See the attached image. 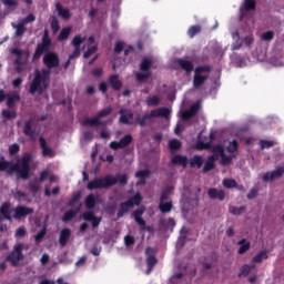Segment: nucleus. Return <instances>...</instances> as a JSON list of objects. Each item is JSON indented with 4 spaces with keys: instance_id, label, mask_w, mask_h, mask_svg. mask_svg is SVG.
Returning a JSON list of instances; mask_svg holds the SVG:
<instances>
[{
    "instance_id": "nucleus-1",
    "label": "nucleus",
    "mask_w": 284,
    "mask_h": 284,
    "mask_svg": "<svg viewBox=\"0 0 284 284\" xmlns=\"http://www.w3.org/2000/svg\"><path fill=\"white\" fill-rule=\"evenodd\" d=\"M42 63L45 68L41 71H39V69L34 71V77L29 88L30 94H43V92L50 88V75L54 68H59L61 60L57 52L51 51L44 54Z\"/></svg>"
},
{
    "instance_id": "nucleus-2",
    "label": "nucleus",
    "mask_w": 284,
    "mask_h": 284,
    "mask_svg": "<svg viewBox=\"0 0 284 284\" xmlns=\"http://www.w3.org/2000/svg\"><path fill=\"white\" fill-rule=\"evenodd\" d=\"M0 172H12L17 173L18 179L28 181L30 179V163H32V153H24L21 160H18L17 163L6 161L4 156H0Z\"/></svg>"
},
{
    "instance_id": "nucleus-3",
    "label": "nucleus",
    "mask_w": 284,
    "mask_h": 284,
    "mask_svg": "<svg viewBox=\"0 0 284 284\" xmlns=\"http://www.w3.org/2000/svg\"><path fill=\"white\" fill-rule=\"evenodd\" d=\"M11 204L10 202H4L0 206V214L3 216L4 221H12L14 219L16 221H21V219H26V216H30V214H34V210L32 207L18 205L13 209V216L10 215L12 210L10 209Z\"/></svg>"
},
{
    "instance_id": "nucleus-4",
    "label": "nucleus",
    "mask_w": 284,
    "mask_h": 284,
    "mask_svg": "<svg viewBox=\"0 0 284 284\" xmlns=\"http://www.w3.org/2000/svg\"><path fill=\"white\" fill-rule=\"evenodd\" d=\"M116 185V179H113L112 175H105L104 178H95L91 180L87 187L88 190H108Z\"/></svg>"
},
{
    "instance_id": "nucleus-5",
    "label": "nucleus",
    "mask_w": 284,
    "mask_h": 284,
    "mask_svg": "<svg viewBox=\"0 0 284 284\" xmlns=\"http://www.w3.org/2000/svg\"><path fill=\"white\" fill-rule=\"evenodd\" d=\"M51 48H52V39H50V33L48 32V29H45L42 36L41 42L38 43L34 50L33 61H37V59H41V55L43 54H48Z\"/></svg>"
},
{
    "instance_id": "nucleus-6",
    "label": "nucleus",
    "mask_w": 284,
    "mask_h": 284,
    "mask_svg": "<svg viewBox=\"0 0 284 284\" xmlns=\"http://www.w3.org/2000/svg\"><path fill=\"white\" fill-rule=\"evenodd\" d=\"M212 72V67L210 64L207 65H200L196 67L194 70V77H193V88L195 90H200L205 84V81L210 79L209 75H202L203 73H210Z\"/></svg>"
},
{
    "instance_id": "nucleus-7",
    "label": "nucleus",
    "mask_w": 284,
    "mask_h": 284,
    "mask_svg": "<svg viewBox=\"0 0 284 284\" xmlns=\"http://www.w3.org/2000/svg\"><path fill=\"white\" fill-rule=\"evenodd\" d=\"M110 114H112V106L102 109L92 119H90V118L84 119L82 121V125L89 126V128H97V125H105V122L101 121V119H105V116H110Z\"/></svg>"
},
{
    "instance_id": "nucleus-8",
    "label": "nucleus",
    "mask_w": 284,
    "mask_h": 284,
    "mask_svg": "<svg viewBox=\"0 0 284 284\" xmlns=\"http://www.w3.org/2000/svg\"><path fill=\"white\" fill-rule=\"evenodd\" d=\"M142 201H143V196H141L140 193H136L135 195L130 197L128 201L122 202L118 210V219H123L124 214H129L130 210H132L134 205H141Z\"/></svg>"
},
{
    "instance_id": "nucleus-9",
    "label": "nucleus",
    "mask_w": 284,
    "mask_h": 284,
    "mask_svg": "<svg viewBox=\"0 0 284 284\" xmlns=\"http://www.w3.org/2000/svg\"><path fill=\"white\" fill-rule=\"evenodd\" d=\"M6 261L11 263L13 267H19V261H23V244L22 243L16 244L13 246L12 252H10L7 255Z\"/></svg>"
},
{
    "instance_id": "nucleus-10",
    "label": "nucleus",
    "mask_w": 284,
    "mask_h": 284,
    "mask_svg": "<svg viewBox=\"0 0 284 284\" xmlns=\"http://www.w3.org/2000/svg\"><path fill=\"white\" fill-rule=\"evenodd\" d=\"M23 134L24 136H29L31 141H37V126H34V119H29L24 121L23 124Z\"/></svg>"
},
{
    "instance_id": "nucleus-11",
    "label": "nucleus",
    "mask_w": 284,
    "mask_h": 284,
    "mask_svg": "<svg viewBox=\"0 0 284 284\" xmlns=\"http://www.w3.org/2000/svg\"><path fill=\"white\" fill-rule=\"evenodd\" d=\"M49 174H50V172L48 170H44L40 173L39 179H36L34 182L29 183V190L33 196H37V194H39V183H37V181H39L40 183H43V181H45V179H48Z\"/></svg>"
},
{
    "instance_id": "nucleus-12",
    "label": "nucleus",
    "mask_w": 284,
    "mask_h": 284,
    "mask_svg": "<svg viewBox=\"0 0 284 284\" xmlns=\"http://www.w3.org/2000/svg\"><path fill=\"white\" fill-rule=\"evenodd\" d=\"M200 108L201 106L199 105V103H195V104L191 105L189 110H184L181 113L182 121H190V119H194V115L199 114Z\"/></svg>"
},
{
    "instance_id": "nucleus-13",
    "label": "nucleus",
    "mask_w": 284,
    "mask_h": 284,
    "mask_svg": "<svg viewBox=\"0 0 284 284\" xmlns=\"http://www.w3.org/2000/svg\"><path fill=\"white\" fill-rule=\"evenodd\" d=\"M284 174V168L281 166V168H277L275 169L274 171L272 172H266L264 175H263V181H265V183L270 182V181H274L276 179H281V176H283Z\"/></svg>"
},
{
    "instance_id": "nucleus-14",
    "label": "nucleus",
    "mask_w": 284,
    "mask_h": 284,
    "mask_svg": "<svg viewBox=\"0 0 284 284\" xmlns=\"http://www.w3.org/2000/svg\"><path fill=\"white\" fill-rule=\"evenodd\" d=\"M39 144L42 150V156H48L49 159H54V150L48 146L44 138H39Z\"/></svg>"
},
{
    "instance_id": "nucleus-15",
    "label": "nucleus",
    "mask_w": 284,
    "mask_h": 284,
    "mask_svg": "<svg viewBox=\"0 0 284 284\" xmlns=\"http://www.w3.org/2000/svg\"><path fill=\"white\" fill-rule=\"evenodd\" d=\"M134 119V113L132 111H128L125 109L120 110V123H123L124 125H132V121Z\"/></svg>"
},
{
    "instance_id": "nucleus-16",
    "label": "nucleus",
    "mask_w": 284,
    "mask_h": 284,
    "mask_svg": "<svg viewBox=\"0 0 284 284\" xmlns=\"http://www.w3.org/2000/svg\"><path fill=\"white\" fill-rule=\"evenodd\" d=\"M176 63L182 70H184L186 74H192V72L194 71V63H192V61L190 60L180 58L176 60Z\"/></svg>"
},
{
    "instance_id": "nucleus-17",
    "label": "nucleus",
    "mask_w": 284,
    "mask_h": 284,
    "mask_svg": "<svg viewBox=\"0 0 284 284\" xmlns=\"http://www.w3.org/2000/svg\"><path fill=\"white\" fill-rule=\"evenodd\" d=\"M109 85L115 92H119V90H121V88H123V82L119 79V74H111L109 77Z\"/></svg>"
},
{
    "instance_id": "nucleus-18",
    "label": "nucleus",
    "mask_w": 284,
    "mask_h": 284,
    "mask_svg": "<svg viewBox=\"0 0 284 284\" xmlns=\"http://www.w3.org/2000/svg\"><path fill=\"white\" fill-rule=\"evenodd\" d=\"M172 111H170L169 108H160V109H155L151 111V116H153V119H159V116H162L163 119H170V114Z\"/></svg>"
},
{
    "instance_id": "nucleus-19",
    "label": "nucleus",
    "mask_w": 284,
    "mask_h": 284,
    "mask_svg": "<svg viewBox=\"0 0 284 284\" xmlns=\"http://www.w3.org/2000/svg\"><path fill=\"white\" fill-rule=\"evenodd\" d=\"M11 26L16 30L14 37L17 39H22L23 34H26V32L28 31V28L22 21H20L18 24H14V22H12Z\"/></svg>"
},
{
    "instance_id": "nucleus-20",
    "label": "nucleus",
    "mask_w": 284,
    "mask_h": 284,
    "mask_svg": "<svg viewBox=\"0 0 284 284\" xmlns=\"http://www.w3.org/2000/svg\"><path fill=\"white\" fill-rule=\"evenodd\" d=\"M70 236H72V231H70V229H63L60 232L59 244L61 245V247H65V245H68Z\"/></svg>"
},
{
    "instance_id": "nucleus-21",
    "label": "nucleus",
    "mask_w": 284,
    "mask_h": 284,
    "mask_svg": "<svg viewBox=\"0 0 284 284\" xmlns=\"http://www.w3.org/2000/svg\"><path fill=\"white\" fill-rule=\"evenodd\" d=\"M21 101V95H19V93H11V94H7V106L12 110L14 109V105L17 104V102Z\"/></svg>"
},
{
    "instance_id": "nucleus-22",
    "label": "nucleus",
    "mask_w": 284,
    "mask_h": 284,
    "mask_svg": "<svg viewBox=\"0 0 284 284\" xmlns=\"http://www.w3.org/2000/svg\"><path fill=\"white\" fill-rule=\"evenodd\" d=\"M173 165H181L182 168H187V156L176 154L171 159Z\"/></svg>"
},
{
    "instance_id": "nucleus-23",
    "label": "nucleus",
    "mask_w": 284,
    "mask_h": 284,
    "mask_svg": "<svg viewBox=\"0 0 284 284\" xmlns=\"http://www.w3.org/2000/svg\"><path fill=\"white\" fill-rule=\"evenodd\" d=\"M215 162H216V156L210 155L203 166V173L207 174V172H212V170H214V168H216Z\"/></svg>"
},
{
    "instance_id": "nucleus-24",
    "label": "nucleus",
    "mask_w": 284,
    "mask_h": 284,
    "mask_svg": "<svg viewBox=\"0 0 284 284\" xmlns=\"http://www.w3.org/2000/svg\"><path fill=\"white\" fill-rule=\"evenodd\" d=\"M210 199H217L219 201H225V191L223 190H216V189H210L209 192Z\"/></svg>"
},
{
    "instance_id": "nucleus-25",
    "label": "nucleus",
    "mask_w": 284,
    "mask_h": 284,
    "mask_svg": "<svg viewBox=\"0 0 284 284\" xmlns=\"http://www.w3.org/2000/svg\"><path fill=\"white\" fill-rule=\"evenodd\" d=\"M205 161L203 160V156L201 155H194L189 160L190 168H197V170H201L203 168V163Z\"/></svg>"
},
{
    "instance_id": "nucleus-26",
    "label": "nucleus",
    "mask_w": 284,
    "mask_h": 284,
    "mask_svg": "<svg viewBox=\"0 0 284 284\" xmlns=\"http://www.w3.org/2000/svg\"><path fill=\"white\" fill-rule=\"evenodd\" d=\"M55 10H57L59 17H61L62 19L68 20V19H70V17H72V16L70 14V10H69L68 8H63V6L61 4V2H58V3L55 4Z\"/></svg>"
},
{
    "instance_id": "nucleus-27",
    "label": "nucleus",
    "mask_w": 284,
    "mask_h": 284,
    "mask_svg": "<svg viewBox=\"0 0 284 284\" xmlns=\"http://www.w3.org/2000/svg\"><path fill=\"white\" fill-rule=\"evenodd\" d=\"M149 119H154V115H152V112L150 113H144V115H138L135 118L136 123L139 124L140 128H145L148 125V120Z\"/></svg>"
},
{
    "instance_id": "nucleus-28",
    "label": "nucleus",
    "mask_w": 284,
    "mask_h": 284,
    "mask_svg": "<svg viewBox=\"0 0 284 284\" xmlns=\"http://www.w3.org/2000/svg\"><path fill=\"white\" fill-rule=\"evenodd\" d=\"M84 205L87 210H94L97 206V196H94V194H89L84 200Z\"/></svg>"
},
{
    "instance_id": "nucleus-29",
    "label": "nucleus",
    "mask_w": 284,
    "mask_h": 284,
    "mask_svg": "<svg viewBox=\"0 0 284 284\" xmlns=\"http://www.w3.org/2000/svg\"><path fill=\"white\" fill-rule=\"evenodd\" d=\"M145 211L142 209H138L133 212V219L135 221V223H138L139 225H145V220H143V213Z\"/></svg>"
},
{
    "instance_id": "nucleus-30",
    "label": "nucleus",
    "mask_w": 284,
    "mask_h": 284,
    "mask_svg": "<svg viewBox=\"0 0 284 284\" xmlns=\"http://www.w3.org/2000/svg\"><path fill=\"white\" fill-rule=\"evenodd\" d=\"M172 207H174L172 202H160L159 204V210L162 214H170V212H172Z\"/></svg>"
},
{
    "instance_id": "nucleus-31",
    "label": "nucleus",
    "mask_w": 284,
    "mask_h": 284,
    "mask_svg": "<svg viewBox=\"0 0 284 284\" xmlns=\"http://www.w3.org/2000/svg\"><path fill=\"white\" fill-rule=\"evenodd\" d=\"M71 32H72V27L63 28L58 36V41H68Z\"/></svg>"
},
{
    "instance_id": "nucleus-32",
    "label": "nucleus",
    "mask_w": 284,
    "mask_h": 284,
    "mask_svg": "<svg viewBox=\"0 0 284 284\" xmlns=\"http://www.w3.org/2000/svg\"><path fill=\"white\" fill-rule=\"evenodd\" d=\"M152 174L150 170H141L135 173L136 179H141V185H145V179Z\"/></svg>"
},
{
    "instance_id": "nucleus-33",
    "label": "nucleus",
    "mask_w": 284,
    "mask_h": 284,
    "mask_svg": "<svg viewBox=\"0 0 284 284\" xmlns=\"http://www.w3.org/2000/svg\"><path fill=\"white\" fill-rule=\"evenodd\" d=\"M270 255L267 254V250L261 251L257 255H255L252 261L254 263H263V261H267Z\"/></svg>"
},
{
    "instance_id": "nucleus-34",
    "label": "nucleus",
    "mask_w": 284,
    "mask_h": 284,
    "mask_svg": "<svg viewBox=\"0 0 284 284\" xmlns=\"http://www.w3.org/2000/svg\"><path fill=\"white\" fill-rule=\"evenodd\" d=\"M151 77H152V72H146V71L138 72L135 74V79L139 83H145V81H148V79H150Z\"/></svg>"
},
{
    "instance_id": "nucleus-35",
    "label": "nucleus",
    "mask_w": 284,
    "mask_h": 284,
    "mask_svg": "<svg viewBox=\"0 0 284 284\" xmlns=\"http://www.w3.org/2000/svg\"><path fill=\"white\" fill-rule=\"evenodd\" d=\"M183 148V144L178 139H173L169 142V149L171 152H179Z\"/></svg>"
},
{
    "instance_id": "nucleus-36",
    "label": "nucleus",
    "mask_w": 284,
    "mask_h": 284,
    "mask_svg": "<svg viewBox=\"0 0 284 284\" xmlns=\"http://www.w3.org/2000/svg\"><path fill=\"white\" fill-rule=\"evenodd\" d=\"M239 245H241V246H240V248L237 251V254H245V252H247L250 250V247H251V243L247 242V240H245V239H242L239 242Z\"/></svg>"
},
{
    "instance_id": "nucleus-37",
    "label": "nucleus",
    "mask_w": 284,
    "mask_h": 284,
    "mask_svg": "<svg viewBox=\"0 0 284 284\" xmlns=\"http://www.w3.org/2000/svg\"><path fill=\"white\" fill-rule=\"evenodd\" d=\"M196 34H201V26H191L187 30V37H190V39H194Z\"/></svg>"
},
{
    "instance_id": "nucleus-38",
    "label": "nucleus",
    "mask_w": 284,
    "mask_h": 284,
    "mask_svg": "<svg viewBox=\"0 0 284 284\" xmlns=\"http://www.w3.org/2000/svg\"><path fill=\"white\" fill-rule=\"evenodd\" d=\"M150 68H152V60L144 58L142 62L140 63V70L141 72H150Z\"/></svg>"
},
{
    "instance_id": "nucleus-39",
    "label": "nucleus",
    "mask_w": 284,
    "mask_h": 284,
    "mask_svg": "<svg viewBox=\"0 0 284 284\" xmlns=\"http://www.w3.org/2000/svg\"><path fill=\"white\" fill-rule=\"evenodd\" d=\"M221 165L227 166V165H232V161H234V159H236V155H226L225 153L223 155H221Z\"/></svg>"
},
{
    "instance_id": "nucleus-40",
    "label": "nucleus",
    "mask_w": 284,
    "mask_h": 284,
    "mask_svg": "<svg viewBox=\"0 0 284 284\" xmlns=\"http://www.w3.org/2000/svg\"><path fill=\"white\" fill-rule=\"evenodd\" d=\"M161 103V98L159 95H152L146 98V105L156 108Z\"/></svg>"
},
{
    "instance_id": "nucleus-41",
    "label": "nucleus",
    "mask_w": 284,
    "mask_h": 284,
    "mask_svg": "<svg viewBox=\"0 0 284 284\" xmlns=\"http://www.w3.org/2000/svg\"><path fill=\"white\" fill-rule=\"evenodd\" d=\"M1 115L3 119H7V121H12L13 119H17V111L4 109L2 110Z\"/></svg>"
},
{
    "instance_id": "nucleus-42",
    "label": "nucleus",
    "mask_w": 284,
    "mask_h": 284,
    "mask_svg": "<svg viewBox=\"0 0 284 284\" xmlns=\"http://www.w3.org/2000/svg\"><path fill=\"white\" fill-rule=\"evenodd\" d=\"M156 263H159V260L156 258V256L150 255L146 257V265H148L149 272H152V270H154V266L156 265Z\"/></svg>"
},
{
    "instance_id": "nucleus-43",
    "label": "nucleus",
    "mask_w": 284,
    "mask_h": 284,
    "mask_svg": "<svg viewBox=\"0 0 284 284\" xmlns=\"http://www.w3.org/2000/svg\"><path fill=\"white\" fill-rule=\"evenodd\" d=\"M244 10L246 12L256 10V0H244Z\"/></svg>"
},
{
    "instance_id": "nucleus-44",
    "label": "nucleus",
    "mask_w": 284,
    "mask_h": 284,
    "mask_svg": "<svg viewBox=\"0 0 284 284\" xmlns=\"http://www.w3.org/2000/svg\"><path fill=\"white\" fill-rule=\"evenodd\" d=\"M237 151H239V142L236 140L231 141L226 146V152H229L230 154H234V152H237Z\"/></svg>"
},
{
    "instance_id": "nucleus-45",
    "label": "nucleus",
    "mask_w": 284,
    "mask_h": 284,
    "mask_svg": "<svg viewBox=\"0 0 284 284\" xmlns=\"http://www.w3.org/2000/svg\"><path fill=\"white\" fill-rule=\"evenodd\" d=\"M132 143V135L126 134L122 139H120V146L123 149L128 148Z\"/></svg>"
},
{
    "instance_id": "nucleus-46",
    "label": "nucleus",
    "mask_w": 284,
    "mask_h": 284,
    "mask_svg": "<svg viewBox=\"0 0 284 284\" xmlns=\"http://www.w3.org/2000/svg\"><path fill=\"white\" fill-rule=\"evenodd\" d=\"M74 216H77V211H74V210L67 211L62 217V221H63V223H68V222L72 221V219H74Z\"/></svg>"
},
{
    "instance_id": "nucleus-47",
    "label": "nucleus",
    "mask_w": 284,
    "mask_h": 284,
    "mask_svg": "<svg viewBox=\"0 0 284 284\" xmlns=\"http://www.w3.org/2000/svg\"><path fill=\"white\" fill-rule=\"evenodd\" d=\"M229 211L231 214H233L234 216H241V214H243V212H245V206H230Z\"/></svg>"
},
{
    "instance_id": "nucleus-48",
    "label": "nucleus",
    "mask_w": 284,
    "mask_h": 284,
    "mask_svg": "<svg viewBox=\"0 0 284 284\" xmlns=\"http://www.w3.org/2000/svg\"><path fill=\"white\" fill-rule=\"evenodd\" d=\"M45 234H48V229L43 227L39 233L34 235L36 243H41L43 239H45Z\"/></svg>"
},
{
    "instance_id": "nucleus-49",
    "label": "nucleus",
    "mask_w": 284,
    "mask_h": 284,
    "mask_svg": "<svg viewBox=\"0 0 284 284\" xmlns=\"http://www.w3.org/2000/svg\"><path fill=\"white\" fill-rule=\"evenodd\" d=\"M79 201H81V193H74L72 195V197L70 199L68 206L69 207H74L75 204L79 203Z\"/></svg>"
},
{
    "instance_id": "nucleus-50",
    "label": "nucleus",
    "mask_w": 284,
    "mask_h": 284,
    "mask_svg": "<svg viewBox=\"0 0 284 284\" xmlns=\"http://www.w3.org/2000/svg\"><path fill=\"white\" fill-rule=\"evenodd\" d=\"M112 179H115L120 185H128V174H118L115 178L112 176Z\"/></svg>"
},
{
    "instance_id": "nucleus-51",
    "label": "nucleus",
    "mask_w": 284,
    "mask_h": 284,
    "mask_svg": "<svg viewBox=\"0 0 284 284\" xmlns=\"http://www.w3.org/2000/svg\"><path fill=\"white\" fill-rule=\"evenodd\" d=\"M21 152V146L18 143H13L9 146V154L10 156H14Z\"/></svg>"
},
{
    "instance_id": "nucleus-52",
    "label": "nucleus",
    "mask_w": 284,
    "mask_h": 284,
    "mask_svg": "<svg viewBox=\"0 0 284 284\" xmlns=\"http://www.w3.org/2000/svg\"><path fill=\"white\" fill-rule=\"evenodd\" d=\"M222 185H224L227 190H231V187H236V180L224 179Z\"/></svg>"
},
{
    "instance_id": "nucleus-53",
    "label": "nucleus",
    "mask_w": 284,
    "mask_h": 284,
    "mask_svg": "<svg viewBox=\"0 0 284 284\" xmlns=\"http://www.w3.org/2000/svg\"><path fill=\"white\" fill-rule=\"evenodd\" d=\"M85 41V38H82L81 36H75L71 43L73 44L74 48H81V43Z\"/></svg>"
},
{
    "instance_id": "nucleus-54",
    "label": "nucleus",
    "mask_w": 284,
    "mask_h": 284,
    "mask_svg": "<svg viewBox=\"0 0 284 284\" xmlns=\"http://www.w3.org/2000/svg\"><path fill=\"white\" fill-rule=\"evenodd\" d=\"M51 29L54 32V34H57V32L59 30H61V26L59 24V19L52 18V20H51Z\"/></svg>"
},
{
    "instance_id": "nucleus-55",
    "label": "nucleus",
    "mask_w": 284,
    "mask_h": 284,
    "mask_svg": "<svg viewBox=\"0 0 284 284\" xmlns=\"http://www.w3.org/2000/svg\"><path fill=\"white\" fill-rule=\"evenodd\" d=\"M34 21H37V17H34L33 13H29L26 18H23V19L21 20V22H22L24 26H28V23H32V22H34Z\"/></svg>"
},
{
    "instance_id": "nucleus-56",
    "label": "nucleus",
    "mask_w": 284,
    "mask_h": 284,
    "mask_svg": "<svg viewBox=\"0 0 284 284\" xmlns=\"http://www.w3.org/2000/svg\"><path fill=\"white\" fill-rule=\"evenodd\" d=\"M261 148H262V150L274 148V141L262 140L261 141Z\"/></svg>"
},
{
    "instance_id": "nucleus-57",
    "label": "nucleus",
    "mask_w": 284,
    "mask_h": 284,
    "mask_svg": "<svg viewBox=\"0 0 284 284\" xmlns=\"http://www.w3.org/2000/svg\"><path fill=\"white\" fill-rule=\"evenodd\" d=\"M246 196H247L248 201L256 199L258 196V189H256V187L251 189V191L247 193Z\"/></svg>"
},
{
    "instance_id": "nucleus-58",
    "label": "nucleus",
    "mask_w": 284,
    "mask_h": 284,
    "mask_svg": "<svg viewBox=\"0 0 284 284\" xmlns=\"http://www.w3.org/2000/svg\"><path fill=\"white\" fill-rule=\"evenodd\" d=\"M252 272V267L247 264L243 265L240 271V276H247Z\"/></svg>"
},
{
    "instance_id": "nucleus-59",
    "label": "nucleus",
    "mask_w": 284,
    "mask_h": 284,
    "mask_svg": "<svg viewBox=\"0 0 284 284\" xmlns=\"http://www.w3.org/2000/svg\"><path fill=\"white\" fill-rule=\"evenodd\" d=\"M212 148V143L210 142H197L196 150H210Z\"/></svg>"
},
{
    "instance_id": "nucleus-60",
    "label": "nucleus",
    "mask_w": 284,
    "mask_h": 284,
    "mask_svg": "<svg viewBox=\"0 0 284 284\" xmlns=\"http://www.w3.org/2000/svg\"><path fill=\"white\" fill-rule=\"evenodd\" d=\"M123 48H125V43L122 41L116 42L114 47L115 54H121V52H123Z\"/></svg>"
},
{
    "instance_id": "nucleus-61",
    "label": "nucleus",
    "mask_w": 284,
    "mask_h": 284,
    "mask_svg": "<svg viewBox=\"0 0 284 284\" xmlns=\"http://www.w3.org/2000/svg\"><path fill=\"white\" fill-rule=\"evenodd\" d=\"M2 3L7 6V8H17V6H19L17 0H2Z\"/></svg>"
},
{
    "instance_id": "nucleus-62",
    "label": "nucleus",
    "mask_w": 284,
    "mask_h": 284,
    "mask_svg": "<svg viewBox=\"0 0 284 284\" xmlns=\"http://www.w3.org/2000/svg\"><path fill=\"white\" fill-rule=\"evenodd\" d=\"M274 39V31H267L262 34V41H272Z\"/></svg>"
},
{
    "instance_id": "nucleus-63",
    "label": "nucleus",
    "mask_w": 284,
    "mask_h": 284,
    "mask_svg": "<svg viewBox=\"0 0 284 284\" xmlns=\"http://www.w3.org/2000/svg\"><path fill=\"white\" fill-rule=\"evenodd\" d=\"M26 192L23 191H16V193L13 194V197L17 200V201H26Z\"/></svg>"
},
{
    "instance_id": "nucleus-64",
    "label": "nucleus",
    "mask_w": 284,
    "mask_h": 284,
    "mask_svg": "<svg viewBox=\"0 0 284 284\" xmlns=\"http://www.w3.org/2000/svg\"><path fill=\"white\" fill-rule=\"evenodd\" d=\"M94 52H97V47H90L83 54L84 59H90V57H92V54H94Z\"/></svg>"
}]
</instances>
